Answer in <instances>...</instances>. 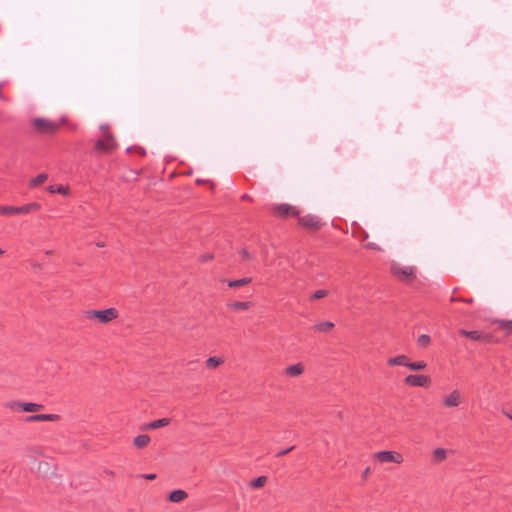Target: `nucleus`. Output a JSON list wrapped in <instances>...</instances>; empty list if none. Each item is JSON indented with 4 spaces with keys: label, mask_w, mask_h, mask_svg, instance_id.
Wrapping results in <instances>:
<instances>
[{
    "label": "nucleus",
    "mask_w": 512,
    "mask_h": 512,
    "mask_svg": "<svg viewBox=\"0 0 512 512\" xmlns=\"http://www.w3.org/2000/svg\"><path fill=\"white\" fill-rule=\"evenodd\" d=\"M119 312L116 308L111 307L104 310H87L85 317L89 320H97L101 324H107L118 318Z\"/></svg>",
    "instance_id": "nucleus-1"
},
{
    "label": "nucleus",
    "mask_w": 512,
    "mask_h": 512,
    "mask_svg": "<svg viewBox=\"0 0 512 512\" xmlns=\"http://www.w3.org/2000/svg\"><path fill=\"white\" fill-rule=\"evenodd\" d=\"M41 205L37 202H31L19 207L15 206H0V215L13 216V215H26L32 212L39 211Z\"/></svg>",
    "instance_id": "nucleus-2"
},
{
    "label": "nucleus",
    "mask_w": 512,
    "mask_h": 512,
    "mask_svg": "<svg viewBox=\"0 0 512 512\" xmlns=\"http://www.w3.org/2000/svg\"><path fill=\"white\" fill-rule=\"evenodd\" d=\"M64 122L65 118H62L61 122H54L45 118H35L33 120V127L38 133L54 134Z\"/></svg>",
    "instance_id": "nucleus-3"
},
{
    "label": "nucleus",
    "mask_w": 512,
    "mask_h": 512,
    "mask_svg": "<svg viewBox=\"0 0 512 512\" xmlns=\"http://www.w3.org/2000/svg\"><path fill=\"white\" fill-rule=\"evenodd\" d=\"M101 129L104 130V139H98L95 142L94 149L101 153H109L116 147L115 139L108 131V126L102 125Z\"/></svg>",
    "instance_id": "nucleus-4"
},
{
    "label": "nucleus",
    "mask_w": 512,
    "mask_h": 512,
    "mask_svg": "<svg viewBox=\"0 0 512 512\" xmlns=\"http://www.w3.org/2000/svg\"><path fill=\"white\" fill-rule=\"evenodd\" d=\"M391 273L400 281L411 282L415 278L416 268L413 266L402 267L397 264H393L391 266Z\"/></svg>",
    "instance_id": "nucleus-5"
},
{
    "label": "nucleus",
    "mask_w": 512,
    "mask_h": 512,
    "mask_svg": "<svg viewBox=\"0 0 512 512\" xmlns=\"http://www.w3.org/2000/svg\"><path fill=\"white\" fill-rule=\"evenodd\" d=\"M459 334L461 336L467 337L473 341L481 342V343H492L494 342V337L490 333H486L479 330L468 331L465 329H460Z\"/></svg>",
    "instance_id": "nucleus-6"
},
{
    "label": "nucleus",
    "mask_w": 512,
    "mask_h": 512,
    "mask_svg": "<svg viewBox=\"0 0 512 512\" xmlns=\"http://www.w3.org/2000/svg\"><path fill=\"white\" fill-rule=\"evenodd\" d=\"M373 458L380 463H397L404 461L403 455L397 451H379L373 454Z\"/></svg>",
    "instance_id": "nucleus-7"
},
{
    "label": "nucleus",
    "mask_w": 512,
    "mask_h": 512,
    "mask_svg": "<svg viewBox=\"0 0 512 512\" xmlns=\"http://www.w3.org/2000/svg\"><path fill=\"white\" fill-rule=\"evenodd\" d=\"M404 383L410 387H428L431 383V378L423 374H410L406 376Z\"/></svg>",
    "instance_id": "nucleus-8"
},
{
    "label": "nucleus",
    "mask_w": 512,
    "mask_h": 512,
    "mask_svg": "<svg viewBox=\"0 0 512 512\" xmlns=\"http://www.w3.org/2000/svg\"><path fill=\"white\" fill-rule=\"evenodd\" d=\"M298 222L304 228L313 231H318L323 226V223L321 222L320 218L318 216L311 214L299 217Z\"/></svg>",
    "instance_id": "nucleus-9"
},
{
    "label": "nucleus",
    "mask_w": 512,
    "mask_h": 512,
    "mask_svg": "<svg viewBox=\"0 0 512 512\" xmlns=\"http://www.w3.org/2000/svg\"><path fill=\"white\" fill-rule=\"evenodd\" d=\"M273 213L278 217L298 216L299 210L296 206L283 203L274 206Z\"/></svg>",
    "instance_id": "nucleus-10"
},
{
    "label": "nucleus",
    "mask_w": 512,
    "mask_h": 512,
    "mask_svg": "<svg viewBox=\"0 0 512 512\" xmlns=\"http://www.w3.org/2000/svg\"><path fill=\"white\" fill-rule=\"evenodd\" d=\"M60 416L58 414H35L26 417L27 422H41V421H58Z\"/></svg>",
    "instance_id": "nucleus-11"
},
{
    "label": "nucleus",
    "mask_w": 512,
    "mask_h": 512,
    "mask_svg": "<svg viewBox=\"0 0 512 512\" xmlns=\"http://www.w3.org/2000/svg\"><path fill=\"white\" fill-rule=\"evenodd\" d=\"M461 402V395L458 390H453L449 395H447L443 404L445 407H457Z\"/></svg>",
    "instance_id": "nucleus-12"
},
{
    "label": "nucleus",
    "mask_w": 512,
    "mask_h": 512,
    "mask_svg": "<svg viewBox=\"0 0 512 512\" xmlns=\"http://www.w3.org/2000/svg\"><path fill=\"white\" fill-rule=\"evenodd\" d=\"M253 306L251 301H233L227 303V308L232 311L248 310Z\"/></svg>",
    "instance_id": "nucleus-13"
},
{
    "label": "nucleus",
    "mask_w": 512,
    "mask_h": 512,
    "mask_svg": "<svg viewBox=\"0 0 512 512\" xmlns=\"http://www.w3.org/2000/svg\"><path fill=\"white\" fill-rule=\"evenodd\" d=\"M408 360H409L408 356L402 354V355H398L396 357L389 358L387 360V364H388V366H404V367H407Z\"/></svg>",
    "instance_id": "nucleus-14"
},
{
    "label": "nucleus",
    "mask_w": 512,
    "mask_h": 512,
    "mask_svg": "<svg viewBox=\"0 0 512 512\" xmlns=\"http://www.w3.org/2000/svg\"><path fill=\"white\" fill-rule=\"evenodd\" d=\"M187 497H188V494L186 491L177 489V490L172 491L169 494L168 500L170 502L179 503V502L185 500Z\"/></svg>",
    "instance_id": "nucleus-15"
},
{
    "label": "nucleus",
    "mask_w": 512,
    "mask_h": 512,
    "mask_svg": "<svg viewBox=\"0 0 512 512\" xmlns=\"http://www.w3.org/2000/svg\"><path fill=\"white\" fill-rule=\"evenodd\" d=\"M304 371V366L301 363L293 364L285 369V374L290 377H297Z\"/></svg>",
    "instance_id": "nucleus-16"
},
{
    "label": "nucleus",
    "mask_w": 512,
    "mask_h": 512,
    "mask_svg": "<svg viewBox=\"0 0 512 512\" xmlns=\"http://www.w3.org/2000/svg\"><path fill=\"white\" fill-rule=\"evenodd\" d=\"M334 323L331 321H323L315 324L312 329L321 333H328L334 328Z\"/></svg>",
    "instance_id": "nucleus-17"
},
{
    "label": "nucleus",
    "mask_w": 512,
    "mask_h": 512,
    "mask_svg": "<svg viewBox=\"0 0 512 512\" xmlns=\"http://www.w3.org/2000/svg\"><path fill=\"white\" fill-rule=\"evenodd\" d=\"M151 438L147 434H141L134 438L133 444L135 447L142 449L149 445Z\"/></svg>",
    "instance_id": "nucleus-18"
},
{
    "label": "nucleus",
    "mask_w": 512,
    "mask_h": 512,
    "mask_svg": "<svg viewBox=\"0 0 512 512\" xmlns=\"http://www.w3.org/2000/svg\"><path fill=\"white\" fill-rule=\"evenodd\" d=\"M251 282H252V278L244 277V278L237 279V280H228L227 281V285L230 288H238V287H242V286L248 285Z\"/></svg>",
    "instance_id": "nucleus-19"
},
{
    "label": "nucleus",
    "mask_w": 512,
    "mask_h": 512,
    "mask_svg": "<svg viewBox=\"0 0 512 512\" xmlns=\"http://www.w3.org/2000/svg\"><path fill=\"white\" fill-rule=\"evenodd\" d=\"M498 328L505 331L506 335L512 334V320H496Z\"/></svg>",
    "instance_id": "nucleus-20"
},
{
    "label": "nucleus",
    "mask_w": 512,
    "mask_h": 512,
    "mask_svg": "<svg viewBox=\"0 0 512 512\" xmlns=\"http://www.w3.org/2000/svg\"><path fill=\"white\" fill-rule=\"evenodd\" d=\"M43 409L42 404L33 403V402H23L22 404V410L24 412H36Z\"/></svg>",
    "instance_id": "nucleus-21"
},
{
    "label": "nucleus",
    "mask_w": 512,
    "mask_h": 512,
    "mask_svg": "<svg viewBox=\"0 0 512 512\" xmlns=\"http://www.w3.org/2000/svg\"><path fill=\"white\" fill-rule=\"evenodd\" d=\"M426 367H427V363L423 360L414 361V362L410 361V359L408 360L407 368H409L410 370L421 371V370L426 369Z\"/></svg>",
    "instance_id": "nucleus-22"
},
{
    "label": "nucleus",
    "mask_w": 512,
    "mask_h": 512,
    "mask_svg": "<svg viewBox=\"0 0 512 512\" xmlns=\"http://www.w3.org/2000/svg\"><path fill=\"white\" fill-rule=\"evenodd\" d=\"M447 457V452L444 448H436L433 451V461L436 463H440L444 461Z\"/></svg>",
    "instance_id": "nucleus-23"
},
{
    "label": "nucleus",
    "mask_w": 512,
    "mask_h": 512,
    "mask_svg": "<svg viewBox=\"0 0 512 512\" xmlns=\"http://www.w3.org/2000/svg\"><path fill=\"white\" fill-rule=\"evenodd\" d=\"M47 190L50 193H59L62 195H67L69 193V187L63 185H50L47 187Z\"/></svg>",
    "instance_id": "nucleus-24"
},
{
    "label": "nucleus",
    "mask_w": 512,
    "mask_h": 512,
    "mask_svg": "<svg viewBox=\"0 0 512 512\" xmlns=\"http://www.w3.org/2000/svg\"><path fill=\"white\" fill-rule=\"evenodd\" d=\"M224 362V360L220 357H216V356H212V357H209L207 360H206V367L209 368V369H215L217 368L218 366H220L222 363Z\"/></svg>",
    "instance_id": "nucleus-25"
},
{
    "label": "nucleus",
    "mask_w": 512,
    "mask_h": 512,
    "mask_svg": "<svg viewBox=\"0 0 512 512\" xmlns=\"http://www.w3.org/2000/svg\"><path fill=\"white\" fill-rule=\"evenodd\" d=\"M48 178V175L45 173L38 174L35 178L30 181V187H37L43 184Z\"/></svg>",
    "instance_id": "nucleus-26"
},
{
    "label": "nucleus",
    "mask_w": 512,
    "mask_h": 512,
    "mask_svg": "<svg viewBox=\"0 0 512 512\" xmlns=\"http://www.w3.org/2000/svg\"><path fill=\"white\" fill-rule=\"evenodd\" d=\"M267 482L266 476H259L251 481L250 486L253 488H260L263 487Z\"/></svg>",
    "instance_id": "nucleus-27"
},
{
    "label": "nucleus",
    "mask_w": 512,
    "mask_h": 512,
    "mask_svg": "<svg viewBox=\"0 0 512 512\" xmlns=\"http://www.w3.org/2000/svg\"><path fill=\"white\" fill-rule=\"evenodd\" d=\"M431 342V338L427 334H422L417 338V344L420 347H427Z\"/></svg>",
    "instance_id": "nucleus-28"
},
{
    "label": "nucleus",
    "mask_w": 512,
    "mask_h": 512,
    "mask_svg": "<svg viewBox=\"0 0 512 512\" xmlns=\"http://www.w3.org/2000/svg\"><path fill=\"white\" fill-rule=\"evenodd\" d=\"M155 429L168 426L171 423L170 418H161L153 421Z\"/></svg>",
    "instance_id": "nucleus-29"
},
{
    "label": "nucleus",
    "mask_w": 512,
    "mask_h": 512,
    "mask_svg": "<svg viewBox=\"0 0 512 512\" xmlns=\"http://www.w3.org/2000/svg\"><path fill=\"white\" fill-rule=\"evenodd\" d=\"M22 404H23V402H20V401H10L5 404V407L12 411H15L18 409L22 410Z\"/></svg>",
    "instance_id": "nucleus-30"
},
{
    "label": "nucleus",
    "mask_w": 512,
    "mask_h": 512,
    "mask_svg": "<svg viewBox=\"0 0 512 512\" xmlns=\"http://www.w3.org/2000/svg\"><path fill=\"white\" fill-rule=\"evenodd\" d=\"M327 295H328L327 290L319 289L312 294L311 299L318 300V299H322V298L326 297Z\"/></svg>",
    "instance_id": "nucleus-31"
},
{
    "label": "nucleus",
    "mask_w": 512,
    "mask_h": 512,
    "mask_svg": "<svg viewBox=\"0 0 512 512\" xmlns=\"http://www.w3.org/2000/svg\"><path fill=\"white\" fill-rule=\"evenodd\" d=\"M450 301L451 302H463V303H467V304H472L474 302V299L472 297H469V298H463V297H455V296H452L450 298Z\"/></svg>",
    "instance_id": "nucleus-32"
},
{
    "label": "nucleus",
    "mask_w": 512,
    "mask_h": 512,
    "mask_svg": "<svg viewBox=\"0 0 512 512\" xmlns=\"http://www.w3.org/2000/svg\"><path fill=\"white\" fill-rule=\"evenodd\" d=\"M131 151H136L137 153H139L141 156H144L146 154V151L144 148L142 147H129L127 149V152H131Z\"/></svg>",
    "instance_id": "nucleus-33"
},
{
    "label": "nucleus",
    "mask_w": 512,
    "mask_h": 512,
    "mask_svg": "<svg viewBox=\"0 0 512 512\" xmlns=\"http://www.w3.org/2000/svg\"><path fill=\"white\" fill-rule=\"evenodd\" d=\"M240 254L243 260H251L253 258L245 248L241 249Z\"/></svg>",
    "instance_id": "nucleus-34"
},
{
    "label": "nucleus",
    "mask_w": 512,
    "mask_h": 512,
    "mask_svg": "<svg viewBox=\"0 0 512 512\" xmlns=\"http://www.w3.org/2000/svg\"><path fill=\"white\" fill-rule=\"evenodd\" d=\"M294 448H295L294 446H291L287 449L280 450L277 452L276 457H282V456L290 453Z\"/></svg>",
    "instance_id": "nucleus-35"
},
{
    "label": "nucleus",
    "mask_w": 512,
    "mask_h": 512,
    "mask_svg": "<svg viewBox=\"0 0 512 512\" xmlns=\"http://www.w3.org/2000/svg\"><path fill=\"white\" fill-rule=\"evenodd\" d=\"M142 430H155L153 421L145 423L142 427Z\"/></svg>",
    "instance_id": "nucleus-36"
},
{
    "label": "nucleus",
    "mask_w": 512,
    "mask_h": 512,
    "mask_svg": "<svg viewBox=\"0 0 512 512\" xmlns=\"http://www.w3.org/2000/svg\"><path fill=\"white\" fill-rule=\"evenodd\" d=\"M365 247L371 250H380V247L373 242L367 243Z\"/></svg>",
    "instance_id": "nucleus-37"
},
{
    "label": "nucleus",
    "mask_w": 512,
    "mask_h": 512,
    "mask_svg": "<svg viewBox=\"0 0 512 512\" xmlns=\"http://www.w3.org/2000/svg\"><path fill=\"white\" fill-rule=\"evenodd\" d=\"M370 473H371V469H370V467H367V468L363 471L362 477H363L364 479H366V478L369 476V474H370Z\"/></svg>",
    "instance_id": "nucleus-38"
},
{
    "label": "nucleus",
    "mask_w": 512,
    "mask_h": 512,
    "mask_svg": "<svg viewBox=\"0 0 512 512\" xmlns=\"http://www.w3.org/2000/svg\"><path fill=\"white\" fill-rule=\"evenodd\" d=\"M143 477L148 480H154L156 478V474H145Z\"/></svg>",
    "instance_id": "nucleus-39"
},
{
    "label": "nucleus",
    "mask_w": 512,
    "mask_h": 512,
    "mask_svg": "<svg viewBox=\"0 0 512 512\" xmlns=\"http://www.w3.org/2000/svg\"><path fill=\"white\" fill-rule=\"evenodd\" d=\"M0 98L3 100V101H6V97L4 96L3 94V84L0 83Z\"/></svg>",
    "instance_id": "nucleus-40"
},
{
    "label": "nucleus",
    "mask_w": 512,
    "mask_h": 512,
    "mask_svg": "<svg viewBox=\"0 0 512 512\" xmlns=\"http://www.w3.org/2000/svg\"><path fill=\"white\" fill-rule=\"evenodd\" d=\"M210 181L209 180H204V179H197L196 180V184L198 185H203L205 183H209Z\"/></svg>",
    "instance_id": "nucleus-41"
},
{
    "label": "nucleus",
    "mask_w": 512,
    "mask_h": 512,
    "mask_svg": "<svg viewBox=\"0 0 512 512\" xmlns=\"http://www.w3.org/2000/svg\"><path fill=\"white\" fill-rule=\"evenodd\" d=\"M505 415L512 421V413L505 412Z\"/></svg>",
    "instance_id": "nucleus-42"
},
{
    "label": "nucleus",
    "mask_w": 512,
    "mask_h": 512,
    "mask_svg": "<svg viewBox=\"0 0 512 512\" xmlns=\"http://www.w3.org/2000/svg\"><path fill=\"white\" fill-rule=\"evenodd\" d=\"M208 259H212V256H204L202 261H205V260H208Z\"/></svg>",
    "instance_id": "nucleus-43"
},
{
    "label": "nucleus",
    "mask_w": 512,
    "mask_h": 512,
    "mask_svg": "<svg viewBox=\"0 0 512 512\" xmlns=\"http://www.w3.org/2000/svg\"><path fill=\"white\" fill-rule=\"evenodd\" d=\"M367 238H368V234H367L366 232H364V235H363V237H362V240H365V239H367Z\"/></svg>",
    "instance_id": "nucleus-44"
},
{
    "label": "nucleus",
    "mask_w": 512,
    "mask_h": 512,
    "mask_svg": "<svg viewBox=\"0 0 512 512\" xmlns=\"http://www.w3.org/2000/svg\"><path fill=\"white\" fill-rule=\"evenodd\" d=\"M4 254V250L0 248V256Z\"/></svg>",
    "instance_id": "nucleus-45"
}]
</instances>
